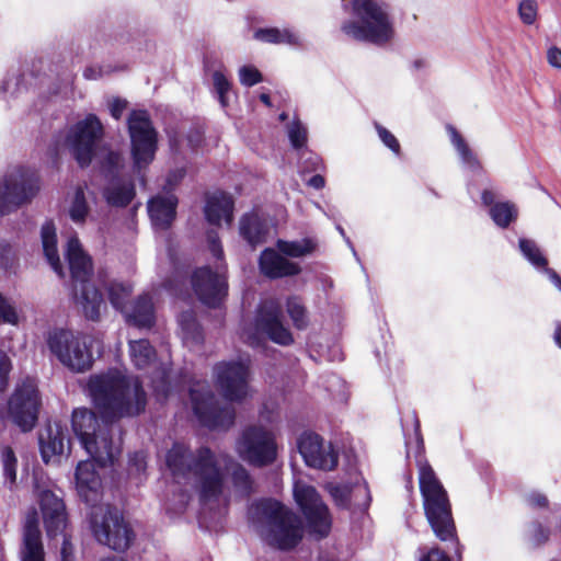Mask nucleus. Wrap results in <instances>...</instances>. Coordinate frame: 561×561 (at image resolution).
<instances>
[{"label": "nucleus", "mask_w": 561, "mask_h": 561, "mask_svg": "<svg viewBox=\"0 0 561 561\" xmlns=\"http://www.w3.org/2000/svg\"><path fill=\"white\" fill-rule=\"evenodd\" d=\"M88 392L105 424L137 416L147 405V393L139 378L128 376L118 369L91 375L88 380Z\"/></svg>", "instance_id": "1"}, {"label": "nucleus", "mask_w": 561, "mask_h": 561, "mask_svg": "<svg viewBox=\"0 0 561 561\" xmlns=\"http://www.w3.org/2000/svg\"><path fill=\"white\" fill-rule=\"evenodd\" d=\"M167 466L173 478L193 479L199 493L203 511L211 508L218 502L224 488V473L219 458L208 447H201L192 453L185 445L175 443L165 457Z\"/></svg>", "instance_id": "2"}, {"label": "nucleus", "mask_w": 561, "mask_h": 561, "mask_svg": "<svg viewBox=\"0 0 561 561\" xmlns=\"http://www.w3.org/2000/svg\"><path fill=\"white\" fill-rule=\"evenodd\" d=\"M249 519L270 546L280 550L295 548L302 538L300 518L276 500L263 499L252 504Z\"/></svg>", "instance_id": "3"}, {"label": "nucleus", "mask_w": 561, "mask_h": 561, "mask_svg": "<svg viewBox=\"0 0 561 561\" xmlns=\"http://www.w3.org/2000/svg\"><path fill=\"white\" fill-rule=\"evenodd\" d=\"M356 21H345L341 30L348 37L377 46H383L394 36L389 8L379 0H352Z\"/></svg>", "instance_id": "4"}, {"label": "nucleus", "mask_w": 561, "mask_h": 561, "mask_svg": "<svg viewBox=\"0 0 561 561\" xmlns=\"http://www.w3.org/2000/svg\"><path fill=\"white\" fill-rule=\"evenodd\" d=\"M66 256L68 260L73 283V295L77 305L81 307L85 319L96 322L106 309L102 293L90 282L92 276V261L84 253L78 238L68 240Z\"/></svg>", "instance_id": "5"}, {"label": "nucleus", "mask_w": 561, "mask_h": 561, "mask_svg": "<svg viewBox=\"0 0 561 561\" xmlns=\"http://www.w3.org/2000/svg\"><path fill=\"white\" fill-rule=\"evenodd\" d=\"M420 490L426 518L436 535L443 541L453 539L456 534L448 495L432 467L417 459Z\"/></svg>", "instance_id": "6"}, {"label": "nucleus", "mask_w": 561, "mask_h": 561, "mask_svg": "<svg viewBox=\"0 0 561 561\" xmlns=\"http://www.w3.org/2000/svg\"><path fill=\"white\" fill-rule=\"evenodd\" d=\"M71 424L76 436L90 458L102 468L114 463L121 454L122 439L118 438L117 442H114L110 436L108 432H112L113 427L102 431L95 413L87 408L73 410Z\"/></svg>", "instance_id": "7"}, {"label": "nucleus", "mask_w": 561, "mask_h": 561, "mask_svg": "<svg viewBox=\"0 0 561 561\" xmlns=\"http://www.w3.org/2000/svg\"><path fill=\"white\" fill-rule=\"evenodd\" d=\"M207 243L211 255L220 263L216 265L215 271L209 266L196 268L192 274L191 283L196 296L204 305L217 308L228 295V283L224 251L216 230L210 229L207 232Z\"/></svg>", "instance_id": "8"}, {"label": "nucleus", "mask_w": 561, "mask_h": 561, "mask_svg": "<svg viewBox=\"0 0 561 561\" xmlns=\"http://www.w3.org/2000/svg\"><path fill=\"white\" fill-rule=\"evenodd\" d=\"M50 352L58 360L75 373H83L92 367V337L69 330H55L47 340Z\"/></svg>", "instance_id": "9"}, {"label": "nucleus", "mask_w": 561, "mask_h": 561, "mask_svg": "<svg viewBox=\"0 0 561 561\" xmlns=\"http://www.w3.org/2000/svg\"><path fill=\"white\" fill-rule=\"evenodd\" d=\"M134 171L145 184L142 171L153 161L158 149V135L147 111H131L127 118Z\"/></svg>", "instance_id": "10"}, {"label": "nucleus", "mask_w": 561, "mask_h": 561, "mask_svg": "<svg viewBox=\"0 0 561 561\" xmlns=\"http://www.w3.org/2000/svg\"><path fill=\"white\" fill-rule=\"evenodd\" d=\"M90 526L95 539L115 551L127 550L135 534L121 512L113 506L94 507L90 514Z\"/></svg>", "instance_id": "11"}, {"label": "nucleus", "mask_w": 561, "mask_h": 561, "mask_svg": "<svg viewBox=\"0 0 561 561\" xmlns=\"http://www.w3.org/2000/svg\"><path fill=\"white\" fill-rule=\"evenodd\" d=\"M41 397L33 380L26 379L16 386L8 400L7 408H0V419H10L21 432H31L38 420Z\"/></svg>", "instance_id": "12"}, {"label": "nucleus", "mask_w": 561, "mask_h": 561, "mask_svg": "<svg viewBox=\"0 0 561 561\" xmlns=\"http://www.w3.org/2000/svg\"><path fill=\"white\" fill-rule=\"evenodd\" d=\"M238 456L250 466L263 468L277 458V444L274 434L262 426H248L236 442Z\"/></svg>", "instance_id": "13"}, {"label": "nucleus", "mask_w": 561, "mask_h": 561, "mask_svg": "<svg viewBox=\"0 0 561 561\" xmlns=\"http://www.w3.org/2000/svg\"><path fill=\"white\" fill-rule=\"evenodd\" d=\"M193 411L198 421L208 428H228L234 422L233 408L221 405L206 381H198L190 389Z\"/></svg>", "instance_id": "14"}, {"label": "nucleus", "mask_w": 561, "mask_h": 561, "mask_svg": "<svg viewBox=\"0 0 561 561\" xmlns=\"http://www.w3.org/2000/svg\"><path fill=\"white\" fill-rule=\"evenodd\" d=\"M294 497L307 520L309 533L318 539L327 537L331 530L332 517L314 486L301 481L295 482Z\"/></svg>", "instance_id": "15"}, {"label": "nucleus", "mask_w": 561, "mask_h": 561, "mask_svg": "<svg viewBox=\"0 0 561 561\" xmlns=\"http://www.w3.org/2000/svg\"><path fill=\"white\" fill-rule=\"evenodd\" d=\"M103 134V125L95 114H88L70 128L66 142L80 167L91 163Z\"/></svg>", "instance_id": "16"}, {"label": "nucleus", "mask_w": 561, "mask_h": 561, "mask_svg": "<svg viewBox=\"0 0 561 561\" xmlns=\"http://www.w3.org/2000/svg\"><path fill=\"white\" fill-rule=\"evenodd\" d=\"M39 178L28 170H19L10 174L0 193V215H8L31 201L39 192Z\"/></svg>", "instance_id": "17"}, {"label": "nucleus", "mask_w": 561, "mask_h": 561, "mask_svg": "<svg viewBox=\"0 0 561 561\" xmlns=\"http://www.w3.org/2000/svg\"><path fill=\"white\" fill-rule=\"evenodd\" d=\"M218 389L228 401H241L249 394V364L244 360L220 362L214 366Z\"/></svg>", "instance_id": "18"}, {"label": "nucleus", "mask_w": 561, "mask_h": 561, "mask_svg": "<svg viewBox=\"0 0 561 561\" xmlns=\"http://www.w3.org/2000/svg\"><path fill=\"white\" fill-rule=\"evenodd\" d=\"M123 157L111 151L106 154L103 169L108 183L103 190V197L110 206L125 207L135 197V185L130 179L122 178Z\"/></svg>", "instance_id": "19"}, {"label": "nucleus", "mask_w": 561, "mask_h": 561, "mask_svg": "<svg viewBox=\"0 0 561 561\" xmlns=\"http://www.w3.org/2000/svg\"><path fill=\"white\" fill-rule=\"evenodd\" d=\"M298 450L308 467L331 471L339 463V453L332 443L312 432H305L298 438Z\"/></svg>", "instance_id": "20"}, {"label": "nucleus", "mask_w": 561, "mask_h": 561, "mask_svg": "<svg viewBox=\"0 0 561 561\" xmlns=\"http://www.w3.org/2000/svg\"><path fill=\"white\" fill-rule=\"evenodd\" d=\"M283 312L279 304L273 299L261 304L255 318V325L273 342L289 345L294 342L290 331L283 324Z\"/></svg>", "instance_id": "21"}, {"label": "nucleus", "mask_w": 561, "mask_h": 561, "mask_svg": "<svg viewBox=\"0 0 561 561\" xmlns=\"http://www.w3.org/2000/svg\"><path fill=\"white\" fill-rule=\"evenodd\" d=\"M95 460L80 461L76 469V485L79 496L88 505L94 506L101 499V479L95 470Z\"/></svg>", "instance_id": "22"}, {"label": "nucleus", "mask_w": 561, "mask_h": 561, "mask_svg": "<svg viewBox=\"0 0 561 561\" xmlns=\"http://www.w3.org/2000/svg\"><path fill=\"white\" fill-rule=\"evenodd\" d=\"M44 525L48 537L61 534L66 527V507L61 499L49 490L43 491L39 499Z\"/></svg>", "instance_id": "23"}, {"label": "nucleus", "mask_w": 561, "mask_h": 561, "mask_svg": "<svg viewBox=\"0 0 561 561\" xmlns=\"http://www.w3.org/2000/svg\"><path fill=\"white\" fill-rule=\"evenodd\" d=\"M260 272L271 279L298 275L301 267L298 263L289 261L277 248H266L259 257Z\"/></svg>", "instance_id": "24"}, {"label": "nucleus", "mask_w": 561, "mask_h": 561, "mask_svg": "<svg viewBox=\"0 0 561 561\" xmlns=\"http://www.w3.org/2000/svg\"><path fill=\"white\" fill-rule=\"evenodd\" d=\"M69 446L68 430L60 423L48 424L39 434V449L44 462H49L53 457L64 455Z\"/></svg>", "instance_id": "25"}, {"label": "nucleus", "mask_w": 561, "mask_h": 561, "mask_svg": "<svg viewBox=\"0 0 561 561\" xmlns=\"http://www.w3.org/2000/svg\"><path fill=\"white\" fill-rule=\"evenodd\" d=\"M178 197L174 194L157 195L148 202V213L152 225L168 229L176 215Z\"/></svg>", "instance_id": "26"}, {"label": "nucleus", "mask_w": 561, "mask_h": 561, "mask_svg": "<svg viewBox=\"0 0 561 561\" xmlns=\"http://www.w3.org/2000/svg\"><path fill=\"white\" fill-rule=\"evenodd\" d=\"M233 199L224 192H215L207 196L205 206V216L213 225H220L225 221L227 225L232 222Z\"/></svg>", "instance_id": "27"}, {"label": "nucleus", "mask_w": 561, "mask_h": 561, "mask_svg": "<svg viewBox=\"0 0 561 561\" xmlns=\"http://www.w3.org/2000/svg\"><path fill=\"white\" fill-rule=\"evenodd\" d=\"M22 561H45L36 514L28 515L24 525Z\"/></svg>", "instance_id": "28"}, {"label": "nucleus", "mask_w": 561, "mask_h": 561, "mask_svg": "<svg viewBox=\"0 0 561 561\" xmlns=\"http://www.w3.org/2000/svg\"><path fill=\"white\" fill-rule=\"evenodd\" d=\"M123 312L126 321L139 329H150L156 321L152 298L147 294L140 295Z\"/></svg>", "instance_id": "29"}, {"label": "nucleus", "mask_w": 561, "mask_h": 561, "mask_svg": "<svg viewBox=\"0 0 561 561\" xmlns=\"http://www.w3.org/2000/svg\"><path fill=\"white\" fill-rule=\"evenodd\" d=\"M219 458V465L222 462L226 466L230 462V476H231V482L233 484V488L237 493H239L242 496H250L255 492V482L250 472L245 467H243L241 463L236 462L232 460L231 457L227 455H220Z\"/></svg>", "instance_id": "30"}, {"label": "nucleus", "mask_w": 561, "mask_h": 561, "mask_svg": "<svg viewBox=\"0 0 561 561\" xmlns=\"http://www.w3.org/2000/svg\"><path fill=\"white\" fill-rule=\"evenodd\" d=\"M239 230L241 237L254 248L265 241L268 226L256 214H245L240 219Z\"/></svg>", "instance_id": "31"}, {"label": "nucleus", "mask_w": 561, "mask_h": 561, "mask_svg": "<svg viewBox=\"0 0 561 561\" xmlns=\"http://www.w3.org/2000/svg\"><path fill=\"white\" fill-rule=\"evenodd\" d=\"M447 131L449 134L450 142L457 151L462 165L472 172L480 171L482 167L477 154L469 147L459 131L451 125L447 126Z\"/></svg>", "instance_id": "32"}, {"label": "nucleus", "mask_w": 561, "mask_h": 561, "mask_svg": "<svg viewBox=\"0 0 561 561\" xmlns=\"http://www.w3.org/2000/svg\"><path fill=\"white\" fill-rule=\"evenodd\" d=\"M43 251L51 268L60 276H64L62 265L57 251V236L53 222H45L41 229Z\"/></svg>", "instance_id": "33"}, {"label": "nucleus", "mask_w": 561, "mask_h": 561, "mask_svg": "<svg viewBox=\"0 0 561 561\" xmlns=\"http://www.w3.org/2000/svg\"><path fill=\"white\" fill-rule=\"evenodd\" d=\"M254 38L270 44H288L301 46V38L298 33L290 28L265 27L254 32Z\"/></svg>", "instance_id": "34"}, {"label": "nucleus", "mask_w": 561, "mask_h": 561, "mask_svg": "<svg viewBox=\"0 0 561 561\" xmlns=\"http://www.w3.org/2000/svg\"><path fill=\"white\" fill-rule=\"evenodd\" d=\"M518 248L523 256L537 270L542 271L549 278L550 272L554 270L548 267V260L542 254L538 244L527 238H520L518 241Z\"/></svg>", "instance_id": "35"}, {"label": "nucleus", "mask_w": 561, "mask_h": 561, "mask_svg": "<svg viewBox=\"0 0 561 561\" xmlns=\"http://www.w3.org/2000/svg\"><path fill=\"white\" fill-rule=\"evenodd\" d=\"M278 252L287 257H304L314 252L317 242L312 238L287 241L278 239L276 242Z\"/></svg>", "instance_id": "36"}, {"label": "nucleus", "mask_w": 561, "mask_h": 561, "mask_svg": "<svg viewBox=\"0 0 561 561\" xmlns=\"http://www.w3.org/2000/svg\"><path fill=\"white\" fill-rule=\"evenodd\" d=\"M129 354L131 362L139 369L150 366L156 359V351L146 339L130 341Z\"/></svg>", "instance_id": "37"}, {"label": "nucleus", "mask_w": 561, "mask_h": 561, "mask_svg": "<svg viewBox=\"0 0 561 561\" xmlns=\"http://www.w3.org/2000/svg\"><path fill=\"white\" fill-rule=\"evenodd\" d=\"M178 322L182 331L183 340L186 343L197 345L203 342L202 328L192 310L181 312Z\"/></svg>", "instance_id": "38"}, {"label": "nucleus", "mask_w": 561, "mask_h": 561, "mask_svg": "<svg viewBox=\"0 0 561 561\" xmlns=\"http://www.w3.org/2000/svg\"><path fill=\"white\" fill-rule=\"evenodd\" d=\"M0 461L4 478V484L12 489L16 482L18 458L10 446L0 447Z\"/></svg>", "instance_id": "39"}, {"label": "nucleus", "mask_w": 561, "mask_h": 561, "mask_svg": "<svg viewBox=\"0 0 561 561\" xmlns=\"http://www.w3.org/2000/svg\"><path fill=\"white\" fill-rule=\"evenodd\" d=\"M494 224L501 228H507L517 218V209L510 202L495 203L489 210Z\"/></svg>", "instance_id": "40"}, {"label": "nucleus", "mask_w": 561, "mask_h": 561, "mask_svg": "<svg viewBox=\"0 0 561 561\" xmlns=\"http://www.w3.org/2000/svg\"><path fill=\"white\" fill-rule=\"evenodd\" d=\"M411 421L413 427L412 434H408L405 426L402 425L405 436L407 455L410 457L413 451L415 457L419 458L423 451V438L420 430V421L415 412L411 414Z\"/></svg>", "instance_id": "41"}, {"label": "nucleus", "mask_w": 561, "mask_h": 561, "mask_svg": "<svg viewBox=\"0 0 561 561\" xmlns=\"http://www.w3.org/2000/svg\"><path fill=\"white\" fill-rule=\"evenodd\" d=\"M89 210L84 190L79 186L75 192V196L69 208V216L75 224L81 225L85 221Z\"/></svg>", "instance_id": "42"}, {"label": "nucleus", "mask_w": 561, "mask_h": 561, "mask_svg": "<svg viewBox=\"0 0 561 561\" xmlns=\"http://www.w3.org/2000/svg\"><path fill=\"white\" fill-rule=\"evenodd\" d=\"M108 299L111 305L121 311L126 307V299L131 294V287L128 284L112 282L107 287Z\"/></svg>", "instance_id": "43"}, {"label": "nucleus", "mask_w": 561, "mask_h": 561, "mask_svg": "<svg viewBox=\"0 0 561 561\" xmlns=\"http://www.w3.org/2000/svg\"><path fill=\"white\" fill-rule=\"evenodd\" d=\"M287 312L293 320L294 325L298 330H304L308 327L309 320L305 306L298 297H290L287 299Z\"/></svg>", "instance_id": "44"}, {"label": "nucleus", "mask_w": 561, "mask_h": 561, "mask_svg": "<svg viewBox=\"0 0 561 561\" xmlns=\"http://www.w3.org/2000/svg\"><path fill=\"white\" fill-rule=\"evenodd\" d=\"M146 469L147 461L144 451H135L129 455L127 468L129 478L135 479L137 483H140L146 476Z\"/></svg>", "instance_id": "45"}, {"label": "nucleus", "mask_w": 561, "mask_h": 561, "mask_svg": "<svg viewBox=\"0 0 561 561\" xmlns=\"http://www.w3.org/2000/svg\"><path fill=\"white\" fill-rule=\"evenodd\" d=\"M325 489L339 507H348L351 499V488L348 485L331 482L327 484Z\"/></svg>", "instance_id": "46"}, {"label": "nucleus", "mask_w": 561, "mask_h": 561, "mask_svg": "<svg viewBox=\"0 0 561 561\" xmlns=\"http://www.w3.org/2000/svg\"><path fill=\"white\" fill-rule=\"evenodd\" d=\"M213 83H214V90L217 94L218 101L222 107H226L228 105V96L231 89V84L229 80L226 78V76L220 71H215L213 73Z\"/></svg>", "instance_id": "47"}, {"label": "nucleus", "mask_w": 561, "mask_h": 561, "mask_svg": "<svg viewBox=\"0 0 561 561\" xmlns=\"http://www.w3.org/2000/svg\"><path fill=\"white\" fill-rule=\"evenodd\" d=\"M0 323L16 325L19 314L14 304L0 293Z\"/></svg>", "instance_id": "48"}, {"label": "nucleus", "mask_w": 561, "mask_h": 561, "mask_svg": "<svg viewBox=\"0 0 561 561\" xmlns=\"http://www.w3.org/2000/svg\"><path fill=\"white\" fill-rule=\"evenodd\" d=\"M518 15L526 25H533L538 16V2L536 0H522L518 4Z\"/></svg>", "instance_id": "49"}, {"label": "nucleus", "mask_w": 561, "mask_h": 561, "mask_svg": "<svg viewBox=\"0 0 561 561\" xmlns=\"http://www.w3.org/2000/svg\"><path fill=\"white\" fill-rule=\"evenodd\" d=\"M288 138L295 149L302 148L307 142V128L299 122L294 121L288 126Z\"/></svg>", "instance_id": "50"}, {"label": "nucleus", "mask_w": 561, "mask_h": 561, "mask_svg": "<svg viewBox=\"0 0 561 561\" xmlns=\"http://www.w3.org/2000/svg\"><path fill=\"white\" fill-rule=\"evenodd\" d=\"M550 537V529L543 526L539 522H534L530 526L529 530V541L530 543L537 548L541 547L548 542Z\"/></svg>", "instance_id": "51"}, {"label": "nucleus", "mask_w": 561, "mask_h": 561, "mask_svg": "<svg viewBox=\"0 0 561 561\" xmlns=\"http://www.w3.org/2000/svg\"><path fill=\"white\" fill-rule=\"evenodd\" d=\"M239 80L245 87H253L263 80L262 73L253 66H242L239 69Z\"/></svg>", "instance_id": "52"}, {"label": "nucleus", "mask_w": 561, "mask_h": 561, "mask_svg": "<svg viewBox=\"0 0 561 561\" xmlns=\"http://www.w3.org/2000/svg\"><path fill=\"white\" fill-rule=\"evenodd\" d=\"M375 128L382 144L394 154H400V144L396 136L379 123H375Z\"/></svg>", "instance_id": "53"}, {"label": "nucleus", "mask_w": 561, "mask_h": 561, "mask_svg": "<svg viewBox=\"0 0 561 561\" xmlns=\"http://www.w3.org/2000/svg\"><path fill=\"white\" fill-rule=\"evenodd\" d=\"M12 365L5 352L0 351V393L4 392L9 383V374Z\"/></svg>", "instance_id": "54"}, {"label": "nucleus", "mask_w": 561, "mask_h": 561, "mask_svg": "<svg viewBox=\"0 0 561 561\" xmlns=\"http://www.w3.org/2000/svg\"><path fill=\"white\" fill-rule=\"evenodd\" d=\"M126 107H127V101L126 100H123V99H119V98H115V99H113V101L110 104L111 115L115 119H119L122 117V115H123V112L126 110Z\"/></svg>", "instance_id": "55"}, {"label": "nucleus", "mask_w": 561, "mask_h": 561, "mask_svg": "<svg viewBox=\"0 0 561 561\" xmlns=\"http://www.w3.org/2000/svg\"><path fill=\"white\" fill-rule=\"evenodd\" d=\"M60 556H61V561H75L73 546L67 535H64Z\"/></svg>", "instance_id": "56"}, {"label": "nucleus", "mask_w": 561, "mask_h": 561, "mask_svg": "<svg viewBox=\"0 0 561 561\" xmlns=\"http://www.w3.org/2000/svg\"><path fill=\"white\" fill-rule=\"evenodd\" d=\"M420 561H451V560L439 548H433Z\"/></svg>", "instance_id": "57"}, {"label": "nucleus", "mask_w": 561, "mask_h": 561, "mask_svg": "<svg viewBox=\"0 0 561 561\" xmlns=\"http://www.w3.org/2000/svg\"><path fill=\"white\" fill-rule=\"evenodd\" d=\"M547 60L553 68L561 69V49L553 46L547 51Z\"/></svg>", "instance_id": "58"}, {"label": "nucleus", "mask_w": 561, "mask_h": 561, "mask_svg": "<svg viewBox=\"0 0 561 561\" xmlns=\"http://www.w3.org/2000/svg\"><path fill=\"white\" fill-rule=\"evenodd\" d=\"M527 503L531 507H546L549 502L545 494L533 492L527 496Z\"/></svg>", "instance_id": "59"}, {"label": "nucleus", "mask_w": 561, "mask_h": 561, "mask_svg": "<svg viewBox=\"0 0 561 561\" xmlns=\"http://www.w3.org/2000/svg\"><path fill=\"white\" fill-rule=\"evenodd\" d=\"M306 163L310 164V167L309 165L306 167V169L310 170V171H318V170L323 169L322 160L317 154L310 156V158L306 161Z\"/></svg>", "instance_id": "60"}, {"label": "nucleus", "mask_w": 561, "mask_h": 561, "mask_svg": "<svg viewBox=\"0 0 561 561\" xmlns=\"http://www.w3.org/2000/svg\"><path fill=\"white\" fill-rule=\"evenodd\" d=\"M308 185L316 190H321L325 185V180L321 174H316L309 179Z\"/></svg>", "instance_id": "61"}, {"label": "nucleus", "mask_w": 561, "mask_h": 561, "mask_svg": "<svg viewBox=\"0 0 561 561\" xmlns=\"http://www.w3.org/2000/svg\"><path fill=\"white\" fill-rule=\"evenodd\" d=\"M103 70L101 68L89 67L84 70L83 76L85 79L95 80L101 78Z\"/></svg>", "instance_id": "62"}, {"label": "nucleus", "mask_w": 561, "mask_h": 561, "mask_svg": "<svg viewBox=\"0 0 561 561\" xmlns=\"http://www.w3.org/2000/svg\"><path fill=\"white\" fill-rule=\"evenodd\" d=\"M482 203L490 208L495 204V193L491 190H484L481 195Z\"/></svg>", "instance_id": "63"}, {"label": "nucleus", "mask_w": 561, "mask_h": 561, "mask_svg": "<svg viewBox=\"0 0 561 561\" xmlns=\"http://www.w3.org/2000/svg\"><path fill=\"white\" fill-rule=\"evenodd\" d=\"M550 282L561 291V277L557 272H550Z\"/></svg>", "instance_id": "64"}]
</instances>
